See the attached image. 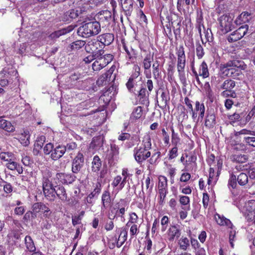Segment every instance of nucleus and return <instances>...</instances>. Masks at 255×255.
<instances>
[{
  "label": "nucleus",
  "instance_id": "obj_1",
  "mask_svg": "<svg viewBox=\"0 0 255 255\" xmlns=\"http://www.w3.org/2000/svg\"><path fill=\"white\" fill-rule=\"evenodd\" d=\"M220 68L223 74L235 78L240 75L241 70L247 68V65L242 60L234 59L221 64Z\"/></svg>",
  "mask_w": 255,
  "mask_h": 255
},
{
  "label": "nucleus",
  "instance_id": "obj_2",
  "mask_svg": "<svg viewBox=\"0 0 255 255\" xmlns=\"http://www.w3.org/2000/svg\"><path fill=\"white\" fill-rule=\"evenodd\" d=\"M101 31V25L97 21L86 23L79 27L78 33L83 37L87 38L98 34Z\"/></svg>",
  "mask_w": 255,
  "mask_h": 255
},
{
  "label": "nucleus",
  "instance_id": "obj_3",
  "mask_svg": "<svg viewBox=\"0 0 255 255\" xmlns=\"http://www.w3.org/2000/svg\"><path fill=\"white\" fill-rule=\"evenodd\" d=\"M103 45H101L97 40H91L85 46V49L87 52H91L97 58L104 54Z\"/></svg>",
  "mask_w": 255,
  "mask_h": 255
},
{
  "label": "nucleus",
  "instance_id": "obj_4",
  "mask_svg": "<svg viewBox=\"0 0 255 255\" xmlns=\"http://www.w3.org/2000/svg\"><path fill=\"white\" fill-rule=\"evenodd\" d=\"M42 188L46 198L50 201H54L55 198V187L53 186L52 182L47 177H43L42 179Z\"/></svg>",
  "mask_w": 255,
  "mask_h": 255
},
{
  "label": "nucleus",
  "instance_id": "obj_5",
  "mask_svg": "<svg viewBox=\"0 0 255 255\" xmlns=\"http://www.w3.org/2000/svg\"><path fill=\"white\" fill-rule=\"evenodd\" d=\"M218 20L220 24V29L223 33H227L233 28V19L231 16L227 14H224L221 16Z\"/></svg>",
  "mask_w": 255,
  "mask_h": 255
},
{
  "label": "nucleus",
  "instance_id": "obj_6",
  "mask_svg": "<svg viewBox=\"0 0 255 255\" xmlns=\"http://www.w3.org/2000/svg\"><path fill=\"white\" fill-rule=\"evenodd\" d=\"M254 18L252 14L247 11H244L239 15L235 21L237 25L249 24L253 26Z\"/></svg>",
  "mask_w": 255,
  "mask_h": 255
},
{
  "label": "nucleus",
  "instance_id": "obj_7",
  "mask_svg": "<svg viewBox=\"0 0 255 255\" xmlns=\"http://www.w3.org/2000/svg\"><path fill=\"white\" fill-rule=\"evenodd\" d=\"M84 165V157L83 154L78 152L72 162V171L74 173H79Z\"/></svg>",
  "mask_w": 255,
  "mask_h": 255
},
{
  "label": "nucleus",
  "instance_id": "obj_8",
  "mask_svg": "<svg viewBox=\"0 0 255 255\" xmlns=\"http://www.w3.org/2000/svg\"><path fill=\"white\" fill-rule=\"evenodd\" d=\"M122 10L128 20L129 17L131 15L134 9L133 0H120Z\"/></svg>",
  "mask_w": 255,
  "mask_h": 255
},
{
  "label": "nucleus",
  "instance_id": "obj_9",
  "mask_svg": "<svg viewBox=\"0 0 255 255\" xmlns=\"http://www.w3.org/2000/svg\"><path fill=\"white\" fill-rule=\"evenodd\" d=\"M151 155V153L142 149V147H136L134 149V157L135 160L139 163L145 161Z\"/></svg>",
  "mask_w": 255,
  "mask_h": 255
},
{
  "label": "nucleus",
  "instance_id": "obj_10",
  "mask_svg": "<svg viewBox=\"0 0 255 255\" xmlns=\"http://www.w3.org/2000/svg\"><path fill=\"white\" fill-rule=\"evenodd\" d=\"M119 148L115 143L111 144L110 149L106 155V159L109 164L112 165L115 160H117L119 153Z\"/></svg>",
  "mask_w": 255,
  "mask_h": 255
},
{
  "label": "nucleus",
  "instance_id": "obj_11",
  "mask_svg": "<svg viewBox=\"0 0 255 255\" xmlns=\"http://www.w3.org/2000/svg\"><path fill=\"white\" fill-rule=\"evenodd\" d=\"M98 21L100 24L102 23L105 25L110 23L112 19V14L111 11L109 10H103L100 11L97 15Z\"/></svg>",
  "mask_w": 255,
  "mask_h": 255
},
{
  "label": "nucleus",
  "instance_id": "obj_12",
  "mask_svg": "<svg viewBox=\"0 0 255 255\" xmlns=\"http://www.w3.org/2000/svg\"><path fill=\"white\" fill-rule=\"evenodd\" d=\"M21 235L22 233L18 230H11L7 236L6 241L10 245H17Z\"/></svg>",
  "mask_w": 255,
  "mask_h": 255
},
{
  "label": "nucleus",
  "instance_id": "obj_13",
  "mask_svg": "<svg viewBox=\"0 0 255 255\" xmlns=\"http://www.w3.org/2000/svg\"><path fill=\"white\" fill-rule=\"evenodd\" d=\"M58 179L63 184H69L72 183L76 179V176L71 174L58 173L56 175Z\"/></svg>",
  "mask_w": 255,
  "mask_h": 255
},
{
  "label": "nucleus",
  "instance_id": "obj_14",
  "mask_svg": "<svg viewBox=\"0 0 255 255\" xmlns=\"http://www.w3.org/2000/svg\"><path fill=\"white\" fill-rule=\"evenodd\" d=\"M65 153V145H58L53 148L50 157L53 160H57L62 157Z\"/></svg>",
  "mask_w": 255,
  "mask_h": 255
},
{
  "label": "nucleus",
  "instance_id": "obj_15",
  "mask_svg": "<svg viewBox=\"0 0 255 255\" xmlns=\"http://www.w3.org/2000/svg\"><path fill=\"white\" fill-rule=\"evenodd\" d=\"M98 40L101 45H103V48L106 45H109L114 39V36L112 33H107L99 35L97 37Z\"/></svg>",
  "mask_w": 255,
  "mask_h": 255
},
{
  "label": "nucleus",
  "instance_id": "obj_16",
  "mask_svg": "<svg viewBox=\"0 0 255 255\" xmlns=\"http://www.w3.org/2000/svg\"><path fill=\"white\" fill-rule=\"evenodd\" d=\"M101 185L99 182L96 184V186L94 190L87 197L85 203L87 204L93 205V198L97 197L101 191Z\"/></svg>",
  "mask_w": 255,
  "mask_h": 255
},
{
  "label": "nucleus",
  "instance_id": "obj_17",
  "mask_svg": "<svg viewBox=\"0 0 255 255\" xmlns=\"http://www.w3.org/2000/svg\"><path fill=\"white\" fill-rule=\"evenodd\" d=\"M177 69H184L185 66V55L183 46L179 47L177 51Z\"/></svg>",
  "mask_w": 255,
  "mask_h": 255
},
{
  "label": "nucleus",
  "instance_id": "obj_18",
  "mask_svg": "<svg viewBox=\"0 0 255 255\" xmlns=\"http://www.w3.org/2000/svg\"><path fill=\"white\" fill-rule=\"evenodd\" d=\"M149 94L146 91L145 88H142L139 91L138 95V99L141 104L148 106L149 104L148 101Z\"/></svg>",
  "mask_w": 255,
  "mask_h": 255
},
{
  "label": "nucleus",
  "instance_id": "obj_19",
  "mask_svg": "<svg viewBox=\"0 0 255 255\" xmlns=\"http://www.w3.org/2000/svg\"><path fill=\"white\" fill-rule=\"evenodd\" d=\"M0 128L7 132H13L15 130L10 122L5 120L2 117H0Z\"/></svg>",
  "mask_w": 255,
  "mask_h": 255
},
{
  "label": "nucleus",
  "instance_id": "obj_20",
  "mask_svg": "<svg viewBox=\"0 0 255 255\" xmlns=\"http://www.w3.org/2000/svg\"><path fill=\"white\" fill-rule=\"evenodd\" d=\"M111 202V197L110 191L108 190H105L102 195V209H107L110 206Z\"/></svg>",
  "mask_w": 255,
  "mask_h": 255
},
{
  "label": "nucleus",
  "instance_id": "obj_21",
  "mask_svg": "<svg viewBox=\"0 0 255 255\" xmlns=\"http://www.w3.org/2000/svg\"><path fill=\"white\" fill-rule=\"evenodd\" d=\"M55 194L62 201H65L67 199V195L66 190L62 186L59 185L55 186L54 195Z\"/></svg>",
  "mask_w": 255,
  "mask_h": 255
},
{
  "label": "nucleus",
  "instance_id": "obj_22",
  "mask_svg": "<svg viewBox=\"0 0 255 255\" xmlns=\"http://www.w3.org/2000/svg\"><path fill=\"white\" fill-rule=\"evenodd\" d=\"M81 13H82L81 8L78 7L77 9H72L67 11L65 13V15L67 17L66 20H69L70 19H75L79 16Z\"/></svg>",
  "mask_w": 255,
  "mask_h": 255
},
{
  "label": "nucleus",
  "instance_id": "obj_23",
  "mask_svg": "<svg viewBox=\"0 0 255 255\" xmlns=\"http://www.w3.org/2000/svg\"><path fill=\"white\" fill-rule=\"evenodd\" d=\"M246 211H248L249 214L248 215L251 216L250 219H254L255 217V200H252L248 201L245 206Z\"/></svg>",
  "mask_w": 255,
  "mask_h": 255
},
{
  "label": "nucleus",
  "instance_id": "obj_24",
  "mask_svg": "<svg viewBox=\"0 0 255 255\" xmlns=\"http://www.w3.org/2000/svg\"><path fill=\"white\" fill-rule=\"evenodd\" d=\"M217 223L220 226H226L229 228H232L231 222L224 216H221L219 214H216L215 216Z\"/></svg>",
  "mask_w": 255,
  "mask_h": 255
},
{
  "label": "nucleus",
  "instance_id": "obj_25",
  "mask_svg": "<svg viewBox=\"0 0 255 255\" xmlns=\"http://www.w3.org/2000/svg\"><path fill=\"white\" fill-rule=\"evenodd\" d=\"M235 135H243V141L246 142L245 138H250L252 136H255V131L244 128L239 131H237L235 133Z\"/></svg>",
  "mask_w": 255,
  "mask_h": 255
},
{
  "label": "nucleus",
  "instance_id": "obj_26",
  "mask_svg": "<svg viewBox=\"0 0 255 255\" xmlns=\"http://www.w3.org/2000/svg\"><path fill=\"white\" fill-rule=\"evenodd\" d=\"M237 181L241 186H248L250 188V179L248 175L245 173H241L237 176Z\"/></svg>",
  "mask_w": 255,
  "mask_h": 255
},
{
  "label": "nucleus",
  "instance_id": "obj_27",
  "mask_svg": "<svg viewBox=\"0 0 255 255\" xmlns=\"http://www.w3.org/2000/svg\"><path fill=\"white\" fill-rule=\"evenodd\" d=\"M72 30V28L71 27L68 26L66 28H64L53 32L50 35V37L52 39L57 38L62 35H65L70 32Z\"/></svg>",
  "mask_w": 255,
  "mask_h": 255
},
{
  "label": "nucleus",
  "instance_id": "obj_28",
  "mask_svg": "<svg viewBox=\"0 0 255 255\" xmlns=\"http://www.w3.org/2000/svg\"><path fill=\"white\" fill-rule=\"evenodd\" d=\"M24 243L27 251L30 252H34L36 251L34 242L30 236H25Z\"/></svg>",
  "mask_w": 255,
  "mask_h": 255
},
{
  "label": "nucleus",
  "instance_id": "obj_29",
  "mask_svg": "<svg viewBox=\"0 0 255 255\" xmlns=\"http://www.w3.org/2000/svg\"><path fill=\"white\" fill-rule=\"evenodd\" d=\"M246 170L250 179V187H252L255 184V167L253 165H250L249 168H246Z\"/></svg>",
  "mask_w": 255,
  "mask_h": 255
},
{
  "label": "nucleus",
  "instance_id": "obj_30",
  "mask_svg": "<svg viewBox=\"0 0 255 255\" xmlns=\"http://www.w3.org/2000/svg\"><path fill=\"white\" fill-rule=\"evenodd\" d=\"M253 27L254 26L251 25L250 28L249 24H244L238 28L237 30L240 34V36L243 37L247 33H252L253 31V29H252Z\"/></svg>",
  "mask_w": 255,
  "mask_h": 255
},
{
  "label": "nucleus",
  "instance_id": "obj_31",
  "mask_svg": "<svg viewBox=\"0 0 255 255\" xmlns=\"http://www.w3.org/2000/svg\"><path fill=\"white\" fill-rule=\"evenodd\" d=\"M216 124V117L213 113H208L206 116L205 125L208 128H213Z\"/></svg>",
  "mask_w": 255,
  "mask_h": 255
},
{
  "label": "nucleus",
  "instance_id": "obj_32",
  "mask_svg": "<svg viewBox=\"0 0 255 255\" xmlns=\"http://www.w3.org/2000/svg\"><path fill=\"white\" fill-rule=\"evenodd\" d=\"M246 114L245 112L235 113L233 114L228 116V119L232 123H235L237 122H242Z\"/></svg>",
  "mask_w": 255,
  "mask_h": 255
},
{
  "label": "nucleus",
  "instance_id": "obj_33",
  "mask_svg": "<svg viewBox=\"0 0 255 255\" xmlns=\"http://www.w3.org/2000/svg\"><path fill=\"white\" fill-rule=\"evenodd\" d=\"M29 138V131L28 130H25L21 132L19 137L21 143L25 146L28 145L30 143Z\"/></svg>",
  "mask_w": 255,
  "mask_h": 255
},
{
  "label": "nucleus",
  "instance_id": "obj_34",
  "mask_svg": "<svg viewBox=\"0 0 255 255\" xmlns=\"http://www.w3.org/2000/svg\"><path fill=\"white\" fill-rule=\"evenodd\" d=\"M128 231L127 229L123 228L121 232L120 236L117 242V247H121L127 239Z\"/></svg>",
  "mask_w": 255,
  "mask_h": 255
},
{
  "label": "nucleus",
  "instance_id": "obj_35",
  "mask_svg": "<svg viewBox=\"0 0 255 255\" xmlns=\"http://www.w3.org/2000/svg\"><path fill=\"white\" fill-rule=\"evenodd\" d=\"M86 44L85 41L77 40L72 42L68 48V51L77 50L83 47Z\"/></svg>",
  "mask_w": 255,
  "mask_h": 255
},
{
  "label": "nucleus",
  "instance_id": "obj_36",
  "mask_svg": "<svg viewBox=\"0 0 255 255\" xmlns=\"http://www.w3.org/2000/svg\"><path fill=\"white\" fill-rule=\"evenodd\" d=\"M92 164V171L94 172H98L100 170L102 166L101 159L98 155H96L94 157Z\"/></svg>",
  "mask_w": 255,
  "mask_h": 255
},
{
  "label": "nucleus",
  "instance_id": "obj_37",
  "mask_svg": "<svg viewBox=\"0 0 255 255\" xmlns=\"http://www.w3.org/2000/svg\"><path fill=\"white\" fill-rule=\"evenodd\" d=\"M235 82L231 79L225 80L221 86V88L227 91H232L235 87Z\"/></svg>",
  "mask_w": 255,
  "mask_h": 255
},
{
  "label": "nucleus",
  "instance_id": "obj_38",
  "mask_svg": "<svg viewBox=\"0 0 255 255\" xmlns=\"http://www.w3.org/2000/svg\"><path fill=\"white\" fill-rule=\"evenodd\" d=\"M142 145V149L147 151L151 148V137L149 134H146L143 137Z\"/></svg>",
  "mask_w": 255,
  "mask_h": 255
},
{
  "label": "nucleus",
  "instance_id": "obj_39",
  "mask_svg": "<svg viewBox=\"0 0 255 255\" xmlns=\"http://www.w3.org/2000/svg\"><path fill=\"white\" fill-rule=\"evenodd\" d=\"M232 161L239 163L245 162L248 160V156L245 154H235L230 157Z\"/></svg>",
  "mask_w": 255,
  "mask_h": 255
},
{
  "label": "nucleus",
  "instance_id": "obj_40",
  "mask_svg": "<svg viewBox=\"0 0 255 255\" xmlns=\"http://www.w3.org/2000/svg\"><path fill=\"white\" fill-rule=\"evenodd\" d=\"M168 101L169 98H168L167 95L165 92H162L159 99V104L158 105L159 107L162 109L165 108ZM157 102H158V101Z\"/></svg>",
  "mask_w": 255,
  "mask_h": 255
},
{
  "label": "nucleus",
  "instance_id": "obj_41",
  "mask_svg": "<svg viewBox=\"0 0 255 255\" xmlns=\"http://www.w3.org/2000/svg\"><path fill=\"white\" fill-rule=\"evenodd\" d=\"M199 75L202 76L204 78H207L209 76L208 66L205 61L202 62L200 65Z\"/></svg>",
  "mask_w": 255,
  "mask_h": 255
},
{
  "label": "nucleus",
  "instance_id": "obj_42",
  "mask_svg": "<svg viewBox=\"0 0 255 255\" xmlns=\"http://www.w3.org/2000/svg\"><path fill=\"white\" fill-rule=\"evenodd\" d=\"M1 160L7 162H10L14 159V155L10 152H2L0 153Z\"/></svg>",
  "mask_w": 255,
  "mask_h": 255
},
{
  "label": "nucleus",
  "instance_id": "obj_43",
  "mask_svg": "<svg viewBox=\"0 0 255 255\" xmlns=\"http://www.w3.org/2000/svg\"><path fill=\"white\" fill-rule=\"evenodd\" d=\"M159 66V62L157 60L155 61V62L152 64V73L153 77L155 79H157L160 77V75Z\"/></svg>",
  "mask_w": 255,
  "mask_h": 255
},
{
  "label": "nucleus",
  "instance_id": "obj_44",
  "mask_svg": "<svg viewBox=\"0 0 255 255\" xmlns=\"http://www.w3.org/2000/svg\"><path fill=\"white\" fill-rule=\"evenodd\" d=\"M142 109L141 107L139 106L136 107L133 111L131 116L130 119L131 120H136L139 119L142 116Z\"/></svg>",
  "mask_w": 255,
  "mask_h": 255
},
{
  "label": "nucleus",
  "instance_id": "obj_45",
  "mask_svg": "<svg viewBox=\"0 0 255 255\" xmlns=\"http://www.w3.org/2000/svg\"><path fill=\"white\" fill-rule=\"evenodd\" d=\"M240 36V34L236 30L228 36L227 37V40L229 42H234L241 39L242 38V36Z\"/></svg>",
  "mask_w": 255,
  "mask_h": 255
},
{
  "label": "nucleus",
  "instance_id": "obj_46",
  "mask_svg": "<svg viewBox=\"0 0 255 255\" xmlns=\"http://www.w3.org/2000/svg\"><path fill=\"white\" fill-rule=\"evenodd\" d=\"M167 178L164 176H161L159 178V190H167Z\"/></svg>",
  "mask_w": 255,
  "mask_h": 255
},
{
  "label": "nucleus",
  "instance_id": "obj_47",
  "mask_svg": "<svg viewBox=\"0 0 255 255\" xmlns=\"http://www.w3.org/2000/svg\"><path fill=\"white\" fill-rule=\"evenodd\" d=\"M168 193V190H158L159 198L158 201L160 205L163 206L165 203V198Z\"/></svg>",
  "mask_w": 255,
  "mask_h": 255
},
{
  "label": "nucleus",
  "instance_id": "obj_48",
  "mask_svg": "<svg viewBox=\"0 0 255 255\" xmlns=\"http://www.w3.org/2000/svg\"><path fill=\"white\" fill-rule=\"evenodd\" d=\"M169 236L170 240H173L175 237H179L180 236L179 230L175 226L171 227L169 230Z\"/></svg>",
  "mask_w": 255,
  "mask_h": 255
},
{
  "label": "nucleus",
  "instance_id": "obj_49",
  "mask_svg": "<svg viewBox=\"0 0 255 255\" xmlns=\"http://www.w3.org/2000/svg\"><path fill=\"white\" fill-rule=\"evenodd\" d=\"M145 184L147 193L150 194L152 191L154 183L153 181L151 180L149 176H147L145 180Z\"/></svg>",
  "mask_w": 255,
  "mask_h": 255
},
{
  "label": "nucleus",
  "instance_id": "obj_50",
  "mask_svg": "<svg viewBox=\"0 0 255 255\" xmlns=\"http://www.w3.org/2000/svg\"><path fill=\"white\" fill-rule=\"evenodd\" d=\"M152 60L153 58L151 57L150 55H147L143 60L142 65L143 68H146V69L150 68Z\"/></svg>",
  "mask_w": 255,
  "mask_h": 255
},
{
  "label": "nucleus",
  "instance_id": "obj_51",
  "mask_svg": "<svg viewBox=\"0 0 255 255\" xmlns=\"http://www.w3.org/2000/svg\"><path fill=\"white\" fill-rule=\"evenodd\" d=\"M127 58H128L131 62H133L135 58V52L130 47L128 49H126Z\"/></svg>",
  "mask_w": 255,
  "mask_h": 255
},
{
  "label": "nucleus",
  "instance_id": "obj_52",
  "mask_svg": "<svg viewBox=\"0 0 255 255\" xmlns=\"http://www.w3.org/2000/svg\"><path fill=\"white\" fill-rule=\"evenodd\" d=\"M116 215H114L113 218H109L110 220L106 221L105 225V229L107 231H111L113 229L114 227V223L113 220L116 217Z\"/></svg>",
  "mask_w": 255,
  "mask_h": 255
},
{
  "label": "nucleus",
  "instance_id": "obj_53",
  "mask_svg": "<svg viewBox=\"0 0 255 255\" xmlns=\"http://www.w3.org/2000/svg\"><path fill=\"white\" fill-rule=\"evenodd\" d=\"M237 177L233 174H231L228 182L229 187H232L233 189L236 188L237 185Z\"/></svg>",
  "mask_w": 255,
  "mask_h": 255
},
{
  "label": "nucleus",
  "instance_id": "obj_54",
  "mask_svg": "<svg viewBox=\"0 0 255 255\" xmlns=\"http://www.w3.org/2000/svg\"><path fill=\"white\" fill-rule=\"evenodd\" d=\"M42 212L44 215V216L45 218H49L51 214V212L49 209V207L47 206V205L43 203L41 208V211Z\"/></svg>",
  "mask_w": 255,
  "mask_h": 255
},
{
  "label": "nucleus",
  "instance_id": "obj_55",
  "mask_svg": "<svg viewBox=\"0 0 255 255\" xmlns=\"http://www.w3.org/2000/svg\"><path fill=\"white\" fill-rule=\"evenodd\" d=\"M138 216L135 213H132L130 214L129 220L127 223L126 226L129 227L131 224H135L137 222Z\"/></svg>",
  "mask_w": 255,
  "mask_h": 255
},
{
  "label": "nucleus",
  "instance_id": "obj_56",
  "mask_svg": "<svg viewBox=\"0 0 255 255\" xmlns=\"http://www.w3.org/2000/svg\"><path fill=\"white\" fill-rule=\"evenodd\" d=\"M196 52L199 59L202 58L204 55L203 48L199 43L196 44Z\"/></svg>",
  "mask_w": 255,
  "mask_h": 255
},
{
  "label": "nucleus",
  "instance_id": "obj_57",
  "mask_svg": "<svg viewBox=\"0 0 255 255\" xmlns=\"http://www.w3.org/2000/svg\"><path fill=\"white\" fill-rule=\"evenodd\" d=\"M54 148L53 144L51 143H47L43 147V151L45 154L52 153Z\"/></svg>",
  "mask_w": 255,
  "mask_h": 255
},
{
  "label": "nucleus",
  "instance_id": "obj_58",
  "mask_svg": "<svg viewBox=\"0 0 255 255\" xmlns=\"http://www.w3.org/2000/svg\"><path fill=\"white\" fill-rule=\"evenodd\" d=\"M179 77L183 84H185L186 83V78L185 76V73L184 71V69H177Z\"/></svg>",
  "mask_w": 255,
  "mask_h": 255
},
{
  "label": "nucleus",
  "instance_id": "obj_59",
  "mask_svg": "<svg viewBox=\"0 0 255 255\" xmlns=\"http://www.w3.org/2000/svg\"><path fill=\"white\" fill-rule=\"evenodd\" d=\"M96 60L92 64V68L94 71H99L104 67L102 66V63L98 58H96Z\"/></svg>",
  "mask_w": 255,
  "mask_h": 255
},
{
  "label": "nucleus",
  "instance_id": "obj_60",
  "mask_svg": "<svg viewBox=\"0 0 255 255\" xmlns=\"http://www.w3.org/2000/svg\"><path fill=\"white\" fill-rule=\"evenodd\" d=\"M168 223V218L166 216L162 217L161 221V231L164 232L167 229Z\"/></svg>",
  "mask_w": 255,
  "mask_h": 255
},
{
  "label": "nucleus",
  "instance_id": "obj_61",
  "mask_svg": "<svg viewBox=\"0 0 255 255\" xmlns=\"http://www.w3.org/2000/svg\"><path fill=\"white\" fill-rule=\"evenodd\" d=\"M45 140V137L44 136L39 137L35 143V146L38 148H41L43 146Z\"/></svg>",
  "mask_w": 255,
  "mask_h": 255
},
{
  "label": "nucleus",
  "instance_id": "obj_62",
  "mask_svg": "<svg viewBox=\"0 0 255 255\" xmlns=\"http://www.w3.org/2000/svg\"><path fill=\"white\" fill-rule=\"evenodd\" d=\"M131 224L129 232L131 237H132L133 236L137 235L139 231L137 225L135 224Z\"/></svg>",
  "mask_w": 255,
  "mask_h": 255
},
{
  "label": "nucleus",
  "instance_id": "obj_63",
  "mask_svg": "<svg viewBox=\"0 0 255 255\" xmlns=\"http://www.w3.org/2000/svg\"><path fill=\"white\" fill-rule=\"evenodd\" d=\"M189 245V240L187 238L182 239L180 242V248L183 250H186Z\"/></svg>",
  "mask_w": 255,
  "mask_h": 255
},
{
  "label": "nucleus",
  "instance_id": "obj_64",
  "mask_svg": "<svg viewBox=\"0 0 255 255\" xmlns=\"http://www.w3.org/2000/svg\"><path fill=\"white\" fill-rule=\"evenodd\" d=\"M69 78L71 82H74L82 79V76L79 73H74L71 74Z\"/></svg>",
  "mask_w": 255,
  "mask_h": 255
}]
</instances>
